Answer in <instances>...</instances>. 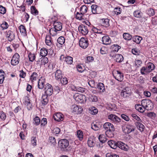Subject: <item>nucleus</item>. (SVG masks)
Here are the masks:
<instances>
[{
  "label": "nucleus",
  "mask_w": 157,
  "mask_h": 157,
  "mask_svg": "<svg viewBox=\"0 0 157 157\" xmlns=\"http://www.w3.org/2000/svg\"><path fill=\"white\" fill-rule=\"evenodd\" d=\"M141 105L143 107L147 110H150L153 107V104L151 101L148 100H143L141 101Z\"/></svg>",
  "instance_id": "nucleus-1"
},
{
  "label": "nucleus",
  "mask_w": 157,
  "mask_h": 157,
  "mask_svg": "<svg viewBox=\"0 0 157 157\" xmlns=\"http://www.w3.org/2000/svg\"><path fill=\"white\" fill-rule=\"evenodd\" d=\"M74 97L76 101L80 103H84L86 101V96L82 94H75Z\"/></svg>",
  "instance_id": "nucleus-2"
},
{
  "label": "nucleus",
  "mask_w": 157,
  "mask_h": 157,
  "mask_svg": "<svg viewBox=\"0 0 157 157\" xmlns=\"http://www.w3.org/2000/svg\"><path fill=\"white\" fill-rule=\"evenodd\" d=\"M114 77L119 81L121 82L123 79V75L118 71H114L112 72Z\"/></svg>",
  "instance_id": "nucleus-3"
},
{
  "label": "nucleus",
  "mask_w": 157,
  "mask_h": 157,
  "mask_svg": "<svg viewBox=\"0 0 157 157\" xmlns=\"http://www.w3.org/2000/svg\"><path fill=\"white\" fill-rule=\"evenodd\" d=\"M104 128L107 131L106 132V134H107V132L108 131L112 133V132L114 131L115 130V128L113 125L110 123L107 122L105 123L103 125Z\"/></svg>",
  "instance_id": "nucleus-4"
},
{
  "label": "nucleus",
  "mask_w": 157,
  "mask_h": 157,
  "mask_svg": "<svg viewBox=\"0 0 157 157\" xmlns=\"http://www.w3.org/2000/svg\"><path fill=\"white\" fill-rule=\"evenodd\" d=\"M44 92L46 95L50 96L53 93V88L52 86L49 83L46 84L44 87Z\"/></svg>",
  "instance_id": "nucleus-5"
},
{
  "label": "nucleus",
  "mask_w": 157,
  "mask_h": 157,
  "mask_svg": "<svg viewBox=\"0 0 157 157\" xmlns=\"http://www.w3.org/2000/svg\"><path fill=\"white\" fill-rule=\"evenodd\" d=\"M69 144V141L66 139H62L58 142V145L61 149L64 150L67 148Z\"/></svg>",
  "instance_id": "nucleus-6"
},
{
  "label": "nucleus",
  "mask_w": 157,
  "mask_h": 157,
  "mask_svg": "<svg viewBox=\"0 0 157 157\" xmlns=\"http://www.w3.org/2000/svg\"><path fill=\"white\" fill-rule=\"evenodd\" d=\"M108 118L113 123L116 124H117L121 121V119L115 114H111L108 115Z\"/></svg>",
  "instance_id": "nucleus-7"
},
{
  "label": "nucleus",
  "mask_w": 157,
  "mask_h": 157,
  "mask_svg": "<svg viewBox=\"0 0 157 157\" xmlns=\"http://www.w3.org/2000/svg\"><path fill=\"white\" fill-rule=\"evenodd\" d=\"M20 56L18 53H15L12 57L11 63L12 65H17L19 62Z\"/></svg>",
  "instance_id": "nucleus-8"
},
{
  "label": "nucleus",
  "mask_w": 157,
  "mask_h": 157,
  "mask_svg": "<svg viewBox=\"0 0 157 157\" xmlns=\"http://www.w3.org/2000/svg\"><path fill=\"white\" fill-rule=\"evenodd\" d=\"M79 46L82 48L85 49L88 45V40L86 38H82L79 41Z\"/></svg>",
  "instance_id": "nucleus-9"
},
{
  "label": "nucleus",
  "mask_w": 157,
  "mask_h": 157,
  "mask_svg": "<svg viewBox=\"0 0 157 157\" xmlns=\"http://www.w3.org/2000/svg\"><path fill=\"white\" fill-rule=\"evenodd\" d=\"M78 30L80 33L84 35H86L88 32V27L83 25H79L78 28Z\"/></svg>",
  "instance_id": "nucleus-10"
},
{
  "label": "nucleus",
  "mask_w": 157,
  "mask_h": 157,
  "mask_svg": "<svg viewBox=\"0 0 157 157\" xmlns=\"http://www.w3.org/2000/svg\"><path fill=\"white\" fill-rule=\"evenodd\" d=\"M135 127L130 124L127 125L126 127L123 130V131L126 134H129L135 130Z\"/></svg>",
  "instance_id": "nucleus-11"
},
{
  "label": "nucleus",
  "mask_w": 157,
  "mask_h": 157,
  "mask_svg": "<svg viewBox=\"0 0 157 157\" xmlns=\"http://www.w3.org/2000/svg\"><path fill=\"white\" fill-rule=\"evenodd\" d=\"M6 35L9 41H11L15 38L14 33L10 30L6 31Z\"/></svg>",
  "instance_id": "nucleus-12"
},
{
  "label": "nucleus",
  "mask_w": 157,
  "mask_h": 157,
  "mask_svg": "<svg viewBox=\"0 0 157 157\" xmlns=\"http://www.w3.org/2000/svg\"><path fill=\"white\" fill-rule=\"evenodd\" d=\"M72 111L76 114H80L82 111V109L81 106L76 105H74L72 106Z\"/></svg>",
  "instance_id": "nucleus-13"
},
{
  "label": "nucleus",
  "mask_w": 157,
  "mask_h": 157,
  "mask_svg": "<svg viewBox=\"0 0 157 157\" xmlns=\"http://www.w3.org/2000/svg\"><path fill=\"white\" fill-rule=\"evenodd\" d=\"M53 118L55 121H60L63 120V115L61 113H58L53 115Z\"/></svg>",
  "instance_id": "nucleus-14"
},
{
  "label": "nucleus",
  "mask_w": 157,
  "mask_h": 157,
  "mask_svg": "<svg viewBox=\"0 0 157 157\" xmlns=\"http://www.w3.org/2000/svg\"><path fill=\"white\" fill-rule=\"evenodd\" d=\"M53 25L54 28L56 29V30L58 31H60L62 28V23L57 21L54 22Z\"/></svg>",
  "instance_id": "nucleus-15"
},
{
  "label": "nucleus",
  "mask_w": 157,
  "mask_h": 157,
  "mask_svg": "<svg viewBox=\"0 0 157 157\" xmlns=\"http://www.w3.org/2000/svg\"><path fill=\"white\" fill-rule=\"evenodd\" d=\"M102 41L103 44L105 45L110 44L111 42L110 38L108 36H105L102 37Z\"/></svg>",
  "instance_id": "nucleus-16"
},
{
  "label": "nucleus",
  "mask_w": 157,
  "mask_h": 157,
  "mask_svg": "<svg viewBox=\"0 0 157 157\" xmlns=\"http://www.w3.org/2000/svg\"><path fill=\"white\" fill-rule=\"evenodd\" d=\"M127 88L124 89L121 92V96L124 98H126L129 97L131 95V93L129 92V91H127Z\"/></svg>",
  "instance_id": "nucleus-17"
},
{
  "label": "nucleus",
  "mask_w": 157,
  "mask_h": 157,
  "mask_svg": "<svg viewBox=\"0 0 157 157\" xmlns=\"http://www.w3.org/2000/svg\"><path fill=\"white\" fill-rule=\"evenodd\" d=\"M126 144L121 142L118 141L117 142V147H118L122 150L127 151L128 149L126 147Z\"/></svg>",
  "instance_id": "nucleus-18"
},
{
  "label": "nucleus",
  "mask_w": 157,
  "mask_h": 157,
  "mask_svg": "<svg viewBox=\"0 0 157 157\" xmlns=\"http://www.w3.org/2000/svg\"><path fill=\"white\" fill-rule=\"evenodd\" d=\"M101 127V125L99 123H93L91 124V128L94 130H98Z\"/></svg>",
  "instance_id": "nucleus-19"
},
{
  "label": "nucleus",
  "mask_w": 157,
  "mask_h": 157,
  "mask_svg": "<svg viewBox=\"0 0 157 157\" xmlns=\"http://www.w3.org/2000/svg\"><path fill=\"white\" fill-rule=\"evenodd\" d=\"M109 20L108 18L102 19L101 20L100 22L102 25L105 27L109 26Z\"/></svg>",
  "instance_id": "nucleus-20"
},
{
  "label": "nucleus",
  "mask_w": 157,
  "mask_h": 157,
  "mask_svg": "<svg viewBox=\"0 0 157 157\" xmlns=\"http://www.w3.org/2000/svg\"><path fill=\"white\" fill-rule=\"evenodd\" d=\"M135 125L141 132H143L144 131V126L141 122H136L135 123Z\"/></svg>",
  "instance_id": "nucleus-21"
},
{
  "label": "nucleus",
  "mask_w": 157,
  "mask_h": 157,
  "mask_svg": "<svg viewBox=\"0 0 157 157\" xmlns=\"http://www.w3.org/2000/svg\"><path fill=\"white\" fill-rule=\"evenodd\" d=\"M88 99L90 101L96 102L97 101L98 99L97 96L94 94H90L88 96Z\"/></svg>",
  "instance_id": "nucleus-22"
},
{
  "label": "nucleus",
  "mask_w": 157,
  "mask_h": 157,
  "mask_svg": "<svg viewBox=\"0 0 157 157\" xmlns=\"http://www.w3.org/2000/svg\"><path fill=\"white\" fill-rule=\"evenodd\" d=\"M45 82V79L42 78H41L39 79L38 82V86L39 89H43L44 86V83Z\"/></svg>",
  "instance_id": "nucleus-23"
},
{
  "label": "nucleus",
  "mask_w": 157,
  "mask_h": 157,
  "mask_svg": "<svg viewBox=\"0 0 157 157\" xmlns=\"http://www.w3.org/2000/svg\"><path fill=\"white\" fill-rule=\"evenodd\" d=\"M108 144L111 148L113 149H116L117 148V142H116L113 140L109 141Z\"/></svg>",
  "instance_id": "nucleus-24"
},
{
  "label": "nucleus",
  "mask_w": 157,
  "mask_h": 157,
  "mask_svg": "<svg viewBox=\"0 0 157 157\" xmlns=\"http://www.w3.org/2000/svg\"><path fill=\"white\" fill-rule=\"evenodd\" d=\"M94 140L92 138L90 137L88 138L87 141L88 146L90 147H93L95 144Z\"/></svg>",
  "instance_id": "nucleus-25"
},
{
  "label": "nucleus",
  "mask_w": 157,
  "mask_h": 157,
  "mask_svg": "<svg viewBox=\"0 0 157 157\" xmlns=\"http://www.w3.org/2000/svg\"><path fill=\"white\" fill-rule=\"evenodd\" d=\"M55 77L56 79L58 80L62 77V74L61 71L59 70H57L55 72Z\"/></svg>",
  "instance_id": "nucleus-26"
},
{
  "label": "nucleus",
  "mask_w": 157,
  "mask_h": 157,
  "mask_svg": "<svg viewBox=\"0 0 157 157\" xmlns=\"http://www.w3.org/2000/svg\"><path fill=\"white\" fill-rule=\"evenodd\" d=\"M19 29L21 34L24 36L27 35L26 29L25 27L23 25H21L19 26Z\"/></svg>",
  "instance_id": "nucleus-27"
},
{
  "label": "nucleus",
  "mask_w": 157,
  "mask_h": 157,
  "mask_svg": "<svg viewBox=\"0 0 157 157\" xmlns=\"http://www.w3.org/2000/svg\"><path fill=\"white\" fill-rule=\"evenodd\" d=\"M48 58L45 57H42L40 58L39 61L37 62H41V64L42 65H44L48 62Z\"/></svg>",
  "instance_id": "nucleus-28"
},
{
  "label": "nucleus",
  "mask_w": 157,
  "mask_h": 157,
  "mask_svg": "<svg viewBox=\"0 0 157 157\" xmlns=\"http://www.w3.org/2000/svg\"><path fill=\"white\" fill-rule=\"evenodd\" d=\"M146 67L150 72L154 70L155 67L154 64L151 63H148Z\"/></svg>",
  "instance_id": "nucleus-29"
},
{
  "label": "nucleus",
  "mask_w": 157,
  "mask_h": 157,
  "mask_svg": "<svg viewBox=\"0 0 157 157\" xmlns=\"http://www.w3.org/2000/svg\"><path fill=\"white\" fill-rule=\"evenodd\" d=\"M115 59L117 62H121L123 60V56L121 54H117L115 56Z\"/></svg>",
  "instance_id": "nucleus-30"
},
{
  "label": "nucleus",
  "mask_w": 157,
  "mask_h": 157,
  "mask_svg": "<svg viewBox=\"0 0 157 157\" xmlns=\"http://www.w3.org/2000/svg\"><path fill=\"white\" fill-rule=\"evenodd\" d=\"M89 113L93 115H95L98 113V109L94 107H91L89 109Z\"/></svg>",
  "instance_id": "nucleus-31"
},
{
  "label": "nucleus",
  "mask_w": 157,
  "mask_h": 157,
  "mask_svg": "<svg viewBox=\"0 0 157 157\" xmlns=\"http://www.w3.org/2000/svg\"><path fill=\"white\" fill-rule=\"evenodd\" d=\"M77 135L79 140L81 141H82L83 136L82 131L80 130H78L77 132Z\"/></svg>",
  "instance_id": "nucleus-32"
},
{
  "label": "nucleus",
  "mask_w": 157,
  "mask_h": 157,
  "mask_svg": "<svg viewBox=\"0 0 157 157\" xmlns=\"http://www.w3.org/2000/svg\"><path fill=\"white\" fill-rule=\"evenodd\" d=\"M135 107V109L137 110L141 113H143L144 111L145 108L144 107L142 108L141 107V105L140 104H137L136 105Z\"/></svg>",
  "instance_id": "nucleus-33"
},
{
  "label": "nucleus",
  "mask_w": 157,
  "mask_h": 157,
  "mask_svg": "<svg viewBox=\"0 0 157 157\" xmlns=\"http://www.w3.org/2000/svg\"><path fill=\"white\" fill-rule=\"evenodd\" d=\"M48 53L47 49L45 48H43L40 50V55L42 57H45Z\"/></svg>",
  "instance_id": "nucleus-34"
},
{
  "label": "nucleus",
  "mask_w": 157,
  "mask_h": 157,
  "mask_svg": "<svg viewBox=\"0 0 157 157\" xmlns=\"http://www.w3.org/2000/svg\"><path fill=\"white\" fill-rule=\"evenodd\" d=\"M31 13L32 14L34 15H36L38 14L39 12L36 10L35 7L32 6L31 7Z\"/></svg>",
  "instance_id": "nucleus-35"
},
{
  "label": "nucleus",
  "mask_w": 157,
  "mask_h": 157,
  "mask_svg": "<svg viewBox=\"0 0 157 157\" xmlns=\"http://www.w3.org/2000/svg\"><path fill=\"white\" fill-rule=\"evenodd\" d=\"M123 37L125 40H130L132 38V36L127 33H123Z\"/></svg>",
  "instance_id": "nucleus-36"
},
{
  "label": "nucleus",
  "mask_w": 157,
  "mask_h": 157,
  "mask_svg": "<svg viewBox=\"0 0 157 157\" xmlns=\"http://www.w3.org/2000/svg\"><path fill=\"white\" fill-rule=\"evenodd\" d=\"M58 31L56 30V29L54 27L51 28L49 30L50 33L52 36L56 35L57 34Z\"/></svg>",
  "instance_id": "nucleus-37"
},
{
  "label": "nucleus",
  "mask_w": 157,
  "mask_h": 157,
  "mask_svg": "<svg viewBox=\"0 0 157 157\" xmlns=\"http://www.w3.org/2000/svg\"><path fill=\"white\" fill-rule=\"evenodd\" d=\"M4 72L3 71V70H0V83H2L4 79Z\"/></svg>",
  "instance_id": "nucleus-38"
},
{
  "label": "nucleus",
  "mask_w": 157,
  "mask_h": 157,
  "mask_svg": "<svg viewBox=\"0 0 157 157\" xmlns=\"http://www.w3.org/2000/svg\"><path fill=\"white\" fill-rule=\"evenodd\" d=\"M88 8L85 5H83L80 8V12L81 13L84 14L87 12Z\"/></svg>",
  "instance_id": "nucleus-39"
},
{
  "label": "nucleus",
  "mask_w": 157,
  "mask_h": 157,
  "mask_svg": "<svg viewBox=\"0 0 157 157\" xmlns=\"http://www.w3.org/2000/svg\"><path fill=\"white\" fill-rule=\"evenodd\" d=\"M134 16L137 18H140L141 17L142 14V13L140 11L136 10L133 13Z\"/></svg>",
  "instance_id": "nucleus-40"
},
{
  "label": "nucleus",
  "mask_w": 157,
  "mask_h": 157,
  "mask_svg": "<svg viewBox=\"0 0 157 157\" xmlns=\"http://www.w3.org/2000/svg\"><path fill=\"white\" fill-rule=\"evenodd\" d=\"M142 39L141 37L137 36H135L132 38L133 41L137 44L140 43Z\"/></svg>",
  "instance_id": "nucleus-41"
},
{
  "label": "nucleus",
  "mask_w": 157,
  "mask_h": 157,
  "mask_svg": "<svg viewBox=\"0 0 157 157\" xmlns=\"http://www.w3.org/2000/svg\"><path fill=\"white\" fill-rule=\"evenodd\" d=\"M65 61L68 64H72L73 63V58L71 56H67L65 57Z\"/></svg>",
  "instance_id": "nucleus-42"
},
{
  "label": "nucleus",
  "mask_w": 157,
  "mask_h": 157,
  "mask_svg": "<svg viewBox=\"0 0 157 157\" xmlns=\"http://www.w3.org/2000/svg\"><path fill=\"white\" fill-rule=\"evenodd\" d=\"M37 76V73L36 72H34L30 76V80L32 82H33L34 81L36 80Z\"/></svg>",
  "instance_id": "nucleus-43"
},
{
  "label": "nucleus",
  "mask_w": 157,
  "mask_h": 157,
  "mask_svg": "<svg viewBox=\"0 0 157 157\" xmlns=\"http://www.w3.org/2000/svg\"><path fill=\"white\" fill-rule=\"evenodd\" d=\"M98 88L100 90V92H103L105 90L104 84L102 83H99L98 85Z\"/></svg>",
  "instance_id": "nucleus-44"
},
{
  "label": "nucleus",
  "mask_w": 157,
  "mask_h": 157,
  "mask_svg": "<svg viewBox=\"0 0 157 157\" xmlns=\"http://www.w3.org/2000/svg\"><path fill=\"white\" fill-rule=\"evenodd\" d=\"M150 72L147 69L146 67H143L140 69V73L141 74L144 75L146 74V73H149Z\"/></svg>",
  "instance_id": "nucleus-45"
},
{
  "label": "nucleus",
  "mask_w": 157,
  "mask_h": 157,
  "mask_svg": "<svg viewBox=\"0 0 157 157\" xmlns=\"http://www.w3.org/2000/svg\"><path fill=\"white\" fill-rule=\"evenodd\" d=\"M33 123L34 124L36 125H38L40 122V120L39 117L37 116L36 117L33 119Z\"/></svg>",
  "instance_id": "nucleus-46"
},
{
  "label": "nucleus",
  "mask_w": 157,
  "mask_h": 157,
  "mask_svg": "<svg viewBox=\"0 0 157 157\" xmlns=\"http://www.w3.org/2000/svg\"><path fill=\"white\" fill-rule=\"evenodd\" d=\"M98 139L102 143L105 142L107 140V139L105 138V135L103 134L100 135Z\"/></svg>",
  "instance_id": "nucleus-47"
},
{
  "label": "nucleus",
  "mask_w": 157,
  "mask_h": 157,
  "mask_svg": "<svg viewBox=\"0 0 157 157\" xmlns=\"http://www.w3.org/2000/svg\"><path fill=\"white\" fill-rule=\"evenodd\" d=\"M92 11L93 14L98 13L97 8L98 6L96 5H93L91 6Z\"/></svg>",
  "instance_id": "nucleus-48"
},
{
  "label": "nucleus",
  "mask_w": 157,
  "mask_h": 157,
  "mask_svg": "<svg viewBox=\"0 0 157 157\" xmlns=\"http://www.w3.org/2000/svg\"><path fill=\"white\" fill-rule=\"evenodd\" d=\"M57 41L59 44L62 45L64 43L65 39L64 37L61 36L58 39Z\"/></svg>",
  "instance_id": "nucleus-49"
},
{
  "label": "nucleus",
  "mask_w": 157,
  "mask_h": 157,
  "mask_svg": "<svg viewBox=\"0 0 157 157\" xmlns=\"http://www.w3.org/2000/svg\"><path fill=\"white\" fill-rule=\"evenodd\" d=\"M47 96L46 95H43L42 97V103L44 105H46L48 103V101L47 98Z\"/></svg>",
  "instance_id": "nucleus-50"
},
{
  "label": "nucleus",
  "mask_w": 157,
  "mask_h": 157,
  "mask_svg": "<svg viewBox=\"0 0 157 157\" xmlns=\"http://www.w3.org/2000/svg\"><path fill=\"white\" fill-rule=\"evenodd\" d=\"M92 31L95 33L103 35V32L100 29H99L96 27H94L92 29Z\"/></svg>",
  "instance_id": "nucleus-51"
},
{
  "label": "nucleus",
  "mask_w": 157,
  "mask_h": 157,
  "mask_svg": "<svg viewBox=\"0 0 157 157\" xmlns=\"http://www.w3.org/2000/svg\"><path fill=\"white\" fill-rule=\"evenodd\" d=\"M49 142L53 146H55L56 144L55 138L53 136H51L49 137Z\"/></svg>",
  "instance_id": "nucleus-52"
},
{
  "label": "nucleus",
  "mask_w": 157,
  "mask_h": 157,
  "mask_svg": "<svg viewBox=\"0 0 157 157\" xmlns=\"http://www.w3.org/2000/svg\"><path fill=\"white\" fill-rule=\"evenodd\" d=\"M9 25L6 21H3L0 25V27L2 28V30L7 29Z\"/></svg>",
  "instance_id": "nucleus-53"
},
{
  "label": "nucleus",
  "mask_w": 157,
  "mask_h": 157,
  "mask_svg": "<svg viewBox=\"0 0 157 157\" xmlns=\"http://www.w3.org/2000/svg\"><path fill=\"white\" fill-rule=\"evenodd\" d=\"M122 10L120 7H117L114 9V12L115 14L118 15L121 12Z\"/></svg>",
  "instance_id": "nucleus-54"
},
{
  "label": "nucleus",
  "mask_w": 157,
  "mask_h": 157,
  "mask_svg": "<svg viewBox=\"0 0 157 157\" xmlns=\"http://www.w3.org/2000/svg\"><path fill=\"white\" fill-rule=\"evenodd\" d=\"M142 63L141 60H136L135 61V67L136 68H137L141 66Z\"/></svg>",
  "instance_id": "nucleus-55"
},
{
  "label": "nucleus",
  "mask_w": 157,
  "mask_h": 157,
  "mask_svg": "<svg viewBox=\"0 0 157 157\" xmlns=\"http://www.w3.org/2000/svg\"><path fill=\"white\" fill-rule=\"evenodd\" d=\"M6 8L0 5V13L4 14L6 13Z\"/></svg>",
  "instance_id": "nucleus-56"
},
{
  "label": "nucleus",
  "mask_w": 157,
  "mask_h": 157,
  "mask_svg": "<svg viewBox=\"0 0 157 157\" xmlns=\"http://www.w3.org/2000/svg\"><path fill=\"white\" fill-rule=\"evenodd\" d=\"M147 13L150 16H153L155 14V11L154 10L151 8L149 9L147 11Z\"/></svg>",
  "instance_id": "nucleus-57"
},
{
  "label": "nucleus",
  "mask_w": 157,
  "mask_h": 157,
  "mask_svg": "<svg viewBox=\"0 0 157 157\" xmlns=\"http://www.w3.org/2000/svg\"><path fill=\"white\" fill-rule=\"evenodd\" d=\"M100 52L101 54H106L108 51L106 48L105 47H102L100 49Z\"/></svg>",
  "instance_id": "nucleus-58"
},
{
  "label": "nucleus",
  "mask_w": 157,
  "mask_h": 157,
  "mask_svg": "<svg viewBox=\"0 0 157 157\" xmlns=\"http://www.w3.org/2000/svg\"><path fill=\"white\" fill-rule=\"evenodd\" d=\"M131 116L132 117H133V118L136 119L138 121H139L141 122H142V120L140 118V117H138V116H137L136 114L134 113H132V114Z\"/></svg>",
  "instance_id": "nucleus-59"
},
{
  "label": "nucleus",
  "mask_w": 157,
  "mask_h": 157,
  "mask_svg": "<svg viewBox=\"0 0 157 157\" xmlns=\"http://www.w3.org/2000/svg\"><path fill=\"white\" fill-rule=\"evenodd\" d=\"M83 14V13L77 12L76 16V18L78 19L81 20L83 19L82 16Z\"/></svg>",
  "instance_id": "nucleus-60"
},
{
  "label": "nucleus",
  "mask_w": 157,
  "mask_h": 157,
  "mask_svg": "<svg viewBox=\"0 0 157 157\" xmlns=\"http://www.w3.org/2000/svg\"><path fill=\"white\" fill-rule=\"evenodd\" d=\"M25 102L27 103V106H29L31 107V106L32 105L30 102V100L29 98V97L27 96H26L25 97Z\"/></svg>",
  "instance_id": "nucleus-61"
},
{
  "label": "nucleus",
  "mask_w": 157,
  "mask_h": 157,
  "mask_svg": "<svg viewBox=\"0 0 157 157\" xmlns=\"http://www.w3.org/2000/svg\"><path fill=\"white\" fill-rule=\"evenodd\" d=\"M29 60L31 62L33 61L35 59V56L34 54H30L29 55Z\"/></svg>",
  "instance_id": "nucleus-62"
},
{
  "label": "nucleus",
  "mask_w": 157,
  "mask_h": 157,
  "mask_svg": "<svg viewBox=\"0 0 157 157\" xmlns=\"http://www.w3.org/2000/svg\"><path fill=\"white\" fill-rule=\"evenodd\" d=\"M0 117L3 120H5L6 118V114L2 111H0Z\"/></svg>",
  "instance_id": "nucleus-63"
},
{
  "label": "nucleus",
  "mask_w": 157,
  "mask_h": 157,
  "mask_svg": "<svg viewBox=\"0 0 157 157\" xmlns=\"http://www.w3.org/2000/svg\"><path fill=\"white\" fill-rule=\"evenodd\" d=\"M106 157H119V155L111 153H108L106 154Z\"/></svg>",
  "instance_id": "nucleus-64"
}]
</instances>
